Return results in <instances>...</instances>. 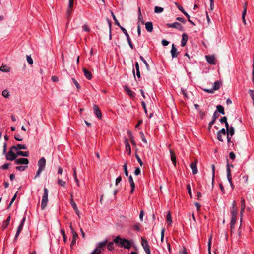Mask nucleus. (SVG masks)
Listing matches in <instances>:
<instances>
[{"label":"nucleus","mask_w":254,"mask_h":254,"mask_svg":"<svg viewBox=\"0 0 254 254\" xmlns=\"http://www.w3.org/2000/svg\"><path fill=\"white\" fill-rule=\"evenodd\" d=\"M114 242L116 246L126 249H129L134 243L133 240L122 238L120 236H117L114 239Z\"/></svg>","instance_id":"obj_1"},{"label":"nucleus","mask_w":254,"mask_h":254,"mask_svg":"<svg viewBox=\"0 0 254 254\" xmlns=\"http://www.w3.org/2000/svg\"><path fill=\"white\" fill-rule=\"evenodd\" d=\"M48 190L46 188H44V194L42 196V202H41V208L44 209L46 207L48 201Z\"/></svg>","instance_id":"obj_2"},{"label":"nucleus","mask_w":254,"mask_h":254,"mask_svg":"<svg viewBox=\"0 0 254 254\" xmlns=\"http://www.w3.org/2000/svg\"><path fill=\"white\" fill-rule=\"evenodd\" d=\"M14 149H11V147L10 148L9 151L6 154V158L7 160L13 161L16 160L17 157V153L15 154L13 152V150Z\"/></svg>","instance_id":"obj_3"},{"label":"nucleus","mask_w":254,"mask_h":254,"mask_svg":"<svg viewBox=\"0 0 254 254\" xmlns=\"http://www.w3.org/2000/svg\"><path fill=\"white\" fill-rule=\"evenodd\" d=\"M167 26L169 28L177 29L181 31H184L183 26L178 22H174L173 23H167Z\"/></svg>","instance_id":"obj_4"},{"label":"nucleus","mask_w":254,"mask_h":254,"mask_svg":"<svg viewBox=\"0 0 254 254\" xmlns=\"http://www.w3.org/2000/svg\"><path fill=\"white\" fill-rule=\"evenodd\" d=\"M108 240L106 239L102 242H100L97 244L96 248L95 249H97V251L101 252V249L104 248L107 244Z\"/></svg>","instance_id":"obj_5"},{"label":"nucleus","mask_w":254,"mask_h":254,"mask_svg":"<svg viewBox=\"0 0 254 254\" xmlns=\"http://www.w3.org/2000/svg\"><path fill=\"white\" fill-rule=\"evenodd\" d=\"M29 163V161L27 158H20L18 159H16L15 161V164L17 165L19 164H23V165H27Z\"/></svg>","instance_id":"obj_6"},{"label":"nucleus","mask_w":254,"mask_h":254,"mask_svg":"<svg viewBox=\"0 0 254 254\" xmlns=\"http://www.w3.org/2000/svg\"><path fill=\"white\" fill-rule=\"evenodd\" d=\"M38 169L44 170L46 166V159L44 157H42L38 162Z\"/></svg>","instance_id":"obj_7"},{"label":"nucleus","mask_w":254,"mask_h":254,"mask_svg":"<svg viewBox=\"0 0 254 254\" xmlns=\"http://www.w3.org/2000/svg\"><path fill=\"white\" fill-rule=\"evenodd\" d=\"M207 62L210 64L215 65L216 64L215 58L214 55L205 56Z\"/></svg>","instance_id":"obj_8"},{"label":"nucleus","mask_w":254,"mask_h":254,"mask_svg":"<svg viewBox=\"0 0 254 254\" xmlns=\"http://www.w3.org/2000/svg\"><path fill=\"white\" fill-rule=\"evenodd\" d=\"M74 0H69V4L66 11L68 18L70 16L72 12V7L74 4Z\"/></svg>","instance_id":"obj_9"},{"label":"nucleus","mask_w":254,"mask_h":254,"mask_svg":"<svg viewBox=\"0 0 254 254\" xmlns=\"http://www.w3.org/2000/svg\"><path fill=\"white\" fill-rule=\"evenodd\" d=\"M227 178L228 179V181L229 183H231L232 181V176H231V170L230 169V164L228 163V160L227 159Z\"/></svg>","instance_id":"obj_10"},{"label":"nucleus","mask_w":254,"mask_h":254,"mask_svg":"<svg viewBox=\"0 0 254 254\" xmlns=\"http://www.w3.org/2000/svg\"><path fill=\"white\" fill-rule=\"evenodd\" d=\"M93 110L94 111V113L96 115V116L99 119H101L102 118V113L98 106L96 105H94L93 106Z\"/></svg>","instance_id":"obj_11"},{"label":"nucleus","mask_w":254,"mask_h":254,"mask_svg":"<svg viewBox=\"0 0 254 254\" xmlns=\"http://www.w3.org/2000/svg\"><path fill=\"white\" fill-rule=\"evenodd\" d=\"M247 2H245L243 4L244 10H243V11L242 13V18L243 22L244 25H246V24H247L246 19H245V17H246V13H247Z\"/></svg>","instance_id":"obj_12"},{"label":"nucleus","mask_w":254,"mask_h":254,"mask_svg":"<svg viewBox=\"0 0 254 254\" xmlns=\"http://www.w3.org/2000/svg\"><path fill=\"white\" fill-rule=\"evenodd\" d=\"M128 181L130 184L131 187V190H130V193H132L134 191V189H135V183H134L133 178L131 175H130L128 177Z\"/></svg>","instance_id":"obj_13"},{"label":"nucleus","mask_w":254,"mask_h":254,"mask_svg":"<svg viewBox=\"0 0 254 254\" xmlns=\"http://www.w3.org/2000/svg\"><path fill=\"white\" fill-rule=\"evenodd\" d=\"M78 237V234L74 231H72V240L71 241L70 246L72 248L76 243V239Z\"/></svg>","instance_id":"obj_14"},{"label":"nucleus","mask_w":254,"mask_h":254,"mask_svg":"<svg viewBox=\"0 0 254 254\" xmlns=\"http://www.w3.org/2000/svg\"><path fill=\"white\" fill-rule=\"evenodd\" d=\"M190 167L192 171L193 174L195 175L197 173V160H195L194 162L191 163L190 164Z\"/></svg>","instance_id":"obj_15"},{"label":"nucleus","mask_w":254,"mask_h":254,"mask_svg":"<svg viewBox=\"0 0 254 254\" xmlns=\"http://www.w3.org/2000/svg\"><path fill=\"white\" fill-rule=\"evenodd\" d=\"M11 149H14V150L16 151L20 149L25 150L27 149V146L24 144H18L16 146H11Z\"/></svg>","instance_id":"obj_16"},{"label":"nucleus","mask_w":254,"mask_h":254,"mask_svg":"<svg viewBox=\"0 0 254 254\" xmlns=\"http://www.w3.org/2000/svg\"><path fill=\"white\" fill-rule=\"evenodd\" d=\"M171 53L172 58H176L178 56L177 49V48H176L174 44H173L172 45Z\"/></svg>","instance_id":"obj_17"},{"label":"nucleus","mask_w":254,"mask_h":254,"mask_svg":"<svg viewBox=\"0 0 254 254\" xmlns=\"http://www.w3.org/2000/svg\"><path fill=\"white\" fill-rule=\"evenodd\" d=\"M70 204H71V206H72L73 208L74 209V211H75V213H76V214H77L79 216V211L78 209L77 205L74 201L73 198L71 199Z\"/></svg>","instance_id":"obj_18"},{"label":"nucleus","mask_w":254,"mask_h":254,"mask_svg":"<svg viewBox=\"0 0 254 254\" xmlns=\"http://www.w3.org/2000/svg\"><path fill=\"white\" fill-rule=\"evenodd\" d=\"M124 90L130 97H134L135 96V93L133 91L131 90L127 86H125Z\"/></svg>","instance_id":"obj_19"},{"label":"nucleus","mask_w":254,"mask_h":254,"mask_svg":"<svg viewBox=\"0 0 254 254\" xmlns=\"http://www.w3.org/2000/svg\"><path fill=\"white\" fill-rule=\"evenodd\" d=\"M182 41H181V46L184 47L186 45V43L187 42L188 37V35L186 33H183L182 35Z\"/></svg>","instance_id":"obj_20"},{"label":"nucleus","mask_w":254,"mask_h":254,"mask_svg":"<svg viewBox=\"0 0 254 254\" xmlns=\"http://www.w3.org/2000/svg\"><path fill=\"white\" fill-rule=\"evenodd\" d=\"M83 71L85 76L89 80L92 78V75L90 71H88L86 68H83Z\"/></svg>","instance_id":"obj_21"},{"label":"nucleus","mask_w":254,"mask_h":254,"mask_svg":"<svg viewBox=\"0 0 254 254\" xmlns=\"http://www.w3.org/2000/svg\"><path fill=\"white\" fill-rule=\"evenodd\" d=\"M145 28L148 32H151L153 31V24L151 22H147L145 23Z\"/></svg>","instance_id":"obj_22"},{"label":"nucleus","mask_w":254,"mask_h":254,"mask_svg":"<svg viewBox=\"0 0 254 254\" xmlns=\"http://www.w3.org/2000/svg\"><path fill=\"white\" fill-rule=\"evenodd\" d=\"M170 153L171 156V160L172 161L173 164L175 166L176 164V156L175 153L171 150H170Z\"/></svg>","instance_id":"obj_23"},{"label":"nucleus","mask_w":254,"mask_h":254,"mask_svg":"<svg viewBox=\"0 0 254 254\" xmlns=\"http://www.w3.org/2000/svg\"><path fill=\"white\" fill-rule=\"evenodd\" d=\"M125 142L126 150L128 152V154L130 155L131 154V147L127 138L125 139Z\"/></svg>","instance_id":"obj_24"},{"label":"nucleus","mask_w":254,"mask_h":254,"mask_svg":"<svg viewBox=\"0 0 254 254\" xmlns=\"http://www.w3.org/2000/svg\"><path fill=\"white\" fill-rule=\"evenodd\" d=\"M23 225H24V224H21V223L19 224V225L17 228L16 233L15 236V238H14L15 240H16L18 237L19 235L23 228Z\"/></svg>","instance_id":"obj_25"},{"label":"nucleus","mask_w":254,"mask_h":254,"mask_svg":"<svg viewBox=\"0 0 254 254\" xmlns=\"http://www.w3.org/2000/svg\"><path fill=\"white\" fill-rule=\"evenodd\" d=\"M10 67L4 64H2V66L0 67V71L5 72H8L10 71Z\"/></svg>","instance_id":"obj_26"},{"label":"nucleus","mask_w":254,"mask_h":254,"mask_svg":"<svg viewBox=\"0 0 254 254\" xmlns=\"http://www.w3.org/2000/svg\"><path fill=\"white\" fill-rule=\"evenodd\" d=\"M175 4L177 6L178 9L180 10L187 18L190 17V16L184 10L183 7L181 5H178L177 3H175Z\"/></svg>","instance_id":"obj_27"},{"label":"nucleus","mask_w":254,"mask_h":254,"mask_svg":"<svg viewBox=\"0 0 254 254\" xmlns=\"http://www.w3.org/2000/svg\"><path fill=\"white\" fill-rule=\"evenodd\" d=\"M230 213L231 216H237L238 208L237 207H231L230 209Z\"/></svg>","instance_id":"obj_28"},{"label":"nucleus","mask_w":254,"mask_h":254,"mask_svg":"<svg viewBox=\"0 0 254 254\" xmlns=\"http://www.w3.org/2000/svg\"><path fill=\"white\" fill-rule=\"evenodd\" d=\"M235 133V130L232 126H230V127L227 130V135L232 136Z\"/></svg>","instance_id":"obj_29"},{"label":"nucleus","mask_w":254,"mask_h":254,"mask_svg":"<svg viewBox=\"0 0 254 254\" xmlns=\"http://www.w3.org/2000/svg\"><path fill=\"white\" fill-rule=\"evenodd\" d=\"M127 134H128L130 142L133 146H135V142L134 140L133 136L132 135L131 132L129 130L127 131Z\"/></svg>","instance_id":"obj_30"},{"label":"nucleus","mask_w":254,"mask_h":254,"mask_svg":"<svg viewBox=\"0 0 254 254\" xmlns=\"http://www.w3.org/2000/svg\"><path fill=\"white\" fill-rule=\"evenodd\" d=\"M135 69H136V75H137V77L140 78V71H139V64L137 62H136L135 63Z\"/></svg>","instance_id":"obj_31"},{"label":"nucleus","mask_w":254,"mask_h":254,"mask_svg":"<svg viewBox=\"0 0 254 254\" xmlns=\"http://www.w3.org/2000/svg\"><path fill=\"white\" fill-rule=\"evenodd\" d=\"M221 85V82L219 81L215 82L213 85V89H214V91L218 90Z\"/></svg>","instance_id":"obj_32"},{"label":"nucleus","mask_w":254,"mask_h":254,"mask_svg":"<svg viewBox=\"0 0 254 254\" xmlns=\"http://www.w3.org/2000/svg\"><path fill=\"white\" fill-rule=\"evenodd\" d=\"M17 156H22L24 157H28L29 156V152L27 151L23 152L21 151H18L17 152Z\"/></svg>","instance_id":"obj_33"},{"label":"nucleus","mask_w":254,"mask_h":254,"mask_svg":"<svg viewBox=\"0 0 254 254\" xmlns=\"http://www.w3.org/2000/svg\"><path fill=\"white\" fill-rule=\"evenodd\" d=\"M216 108H217V110L218 112H219L220 113L224 115L225 114V111H224V107L221 105H217L216 106Z\"/></svg>","instance_id":"obj_34"},{"label":"nucleus","mask_w":254,"mask_h":254,"mask_svg":"<svg viewBox=\"0 0 254 254\" xmlns=\"http://www.w3.org/2000/svg\"><path fill=\"white\" fill-rule=\"evenodd\" d=\"M114 242H110L107 244V249L109 251H113L114 249Z\"/></svg>","instance_id":"obj_35"},{"label":"nucleus","mask_w":254,"mask_h":254,"mask_svg":"<svg viewBox=\"0 0 254 254\" xmlns=\"http://www.w3.org/2000/svg\"><path fill=\"white\" fill-rule=\"evenodd\" d=\"M10 220V216H9L7 219L3 222V224H2V227L4 228H5L7 227V226L8 225L9 223V221Z\"/></svg>","instance_id":"obj_36"},{"label":"nucleus","mask_w":254,"mask_h":254,"mask_svg":"<svg viewBox=\"0 0 254 254\" xmlns=\"http://www.w3.org/2000/svg\"><path fill=\"white\" fill-rule=\"evenodd\" d=\"M212 167V184L213 186V183L214 182V177H215V167L214 164H212L211 166Z\"/></svg>","instance_id":"obj_37"},{"label":"nucleus","mask_w":254,"mask_h":254,"mask_svg":"<svg viewBox=\"0 0 254 254\" xmlns=\"http://www.w3.org/2000/svg\"><path fill=\"white\" fill-rule=\"evenodd\" d=\"M111 14H112V16L113 17V18L115 21V24L117 26H118L120 28L121 27H122V26L120 25V23L119 22V21H118V20L117 19L115 15H114V13L113 12H111Z\"/></svg>","instance_id":"obj_38"},{"label":"nucleus","mask_w":254,"mask_h":254,"mask_svg":"<svg viewBox=\"0 0 254 254\" xmlns=\"http://www.w3.org/2000/svg\"><path fill=\"white\" fill-rule=\"evenodd\" d=\"M163 11V8L161 7L155 6L154 8V12L156 13H160Z\"/></svg>","instance_id":"obj_39"},{"label":"nucleus","mask_w":254,"mask_h":254,"mask_svg":"<svg viewBox=\"0 0 254 254\" xmlns=\"http://www.w3.org/2000/svg\"><path fill=\"white\" fill-rule=\"evenodd\" d=\"M120 29H121L122 32L125 34V35H126V38H127V40L128 39H130L129 35L128 34V33H127V31L126 30V29L125 28H124L122 26L120 27Z\"/></svg>","instance_id":"obj_40"},{"label":"nucleus","mask_w":254,"mask_h":254,"mask_svg":"<svg viewBox=\"0 0 254 254\" xmlns=\"http://www.w3.org/2000/svg\"><path fill=\"white\" fill-rule=\"evenodd\" d=\"M61 233L63 236L64 242L65 243L67 240V237L65 235V231L64 229H61Z\"/></svg>","instance_id":"obj_41"},{"label":"nucleus","mask_w":254,"mask_h":254,"mask_svg":"<svg viewBox=\"0 0 254 254\" xmlns=\"http://www.w3.org/2000/svg\"><path fill=\"white\" fill-rule=\"evenodd\" d=\"M212 236L209 239L208 243V250L209 254H211V245Z\"/></svg>","instance_id":"obj_42"},{"label":"nucleus","mask_w":254,"mask_h":254,"mask_svg":"<svg viewBox=\"0 0 254 254\" xmlns=\"http://www.w3.org/2000/svg\"><path fill=\"white\" fill-rule=\"evenodd\" d=\"M2 96L6 98H8L9 96V92L7 90H4L2 92Z\"/></svg>","instance_id":"obj_43"},{"label":"nucleus","mask_w":254,"mask_h":254,"mask_svg":"<svg viewBox=\"0 0 254 254\" xmlns=\"http://www.w3.org/2000/svg\"><path fill=\"white\" fill-rule=\"evenodd\" d=\"M187 189L188 190V193L190 198H192V193H191V187L190 184H188L187 185Z\"/></svg>","instance_id":"obj_44"},{"label":"nucleus","mask_w":254,"mask_h":254,"mask_svg":"<svg viewBox=\"0 0 254 254\" xmlns=\"http://www.w3.org/2000/svg\"><path fill=\"white\" fill-rule=\"evenodd\" d=\"M166 220L168 223L171 224L172 223L171 215L170 212H168L166 216Z\"/></svg>","instance_id":"obj_45"},{"label":"nucleus","mask_w":254,"mask_h":254,"mask_svg":"<svg viewBox=\"0 0 254 254\" xmlns=\"http://www.w3.org/2000/svg\"><path fill=\"white\" fill-rule=\"evenodd\" d=\"M140 60L143 62V63L145 64L147 69H149V64L146 62V61L144 59V58L142 56H140L139 57Z\"/></svg>","instance_id":"obj_46"},{"label":"nucleus","mask_w":254,"mask_h":254,"mask_svg":"<svg viewBox=\"0 0 254 254\" xmlns=\"http://www.w3.org/2000/svg\"><path fill=\"white\" fill-rule=\"evenodd\" d=\"M58 184L60 185L62 187H64L65 185V181H63L62 180L60 179H58Z\"/></svg>","instance_id":"obj_47"},{"label":"nucleus","mask_w":254,"mask_h":254,"mask_svg":"<svg viewBox=\"0 0 254 254\" xmlns=\"http://www.w3.org/2000/svg\"><path fill=\"white\" fill-rule=\"evenodd\" d=\"M27 167V166H19L16 167V169L20 171H23Z\"/></svg>","instance_id":"obj_48"},{"label":"nucleus","mask_w":254,"mask_h":254,"mask_svg":"<svg viewBox=\"0 0 254 254\" xmlns=\"http://www.w3.org/2000/svg\"><path fill=\"white\" fill-rule=\"evenodd\" d=\"M237 216H231V225H235L236 220H237Z\"/></svg>","instance_id":"obj_49"},{"label":"nucleus","mask_w":254,"mask_h":254,"mask_svg":"<svg viewBox=\"0 0 254 254\" xmlns=\"http://www.w3.org/2000/svg\"><path fill=\"white\" fill-rule=\"evenodd\" d=\"M219 114L218 113L217 111H215L214 113H213V116H212V120L214 121H216V120L219 117Z\"/></svg>","instance_id":"obj_50"},{"label":"nucleus","mask_w":254,"mask_h":254,"mask_svg":"<svg viewBox=\"0 0 254 254\" xmlns=\"http://www.w3.org/2000/svg\"><path fill=\"white\" fill-rule=\"evenodd\" d=\"M140 137L142 141L145 144H147V142L146 139H145V136L142 132H140Z\"/></svg>","instance_id":"obj_51"},{"label":"nucleus","mask_w":254,"mask_h":254,"mask_svg":"<svg viewBox=\"0 0 254 254\" xmlns=\"http://www.w3.org/2000/svg\"><path fill=\"white\" fill-rule=\"evenodd\" d=\"M123 167H124V172H125V174L126 176H128V171H127V163H126L124 165Z\"/></svg>","instance_id":"obj_52"},{"label":"nucleus","mask_w":254,"mask_h":254,"mask_svg":"<svg viewBox=\"0 0 254 254\" xmlns=\"http://www.w3.org/2000/svg\"><path fill=\"white\" fill-rule=\"evenodd\" d=\"M143 248L147 254H150V250L149 245L143 247Z\"/></svg>","instance_id":"obj_53"},{"label":"nucleus","mask_w":254,"mask_h":254,"mask_svg":"<svg viewBox=\"0 0 254 254\" xmlns=\"http://www.w3.org/2000/svg\"><path fill=\"white\" fill-rule=\"evenodd\" d=\"M72 81L74 83V85L77 88V89H79L80 88L79 84L78 83V82L73 78H72Z\"/></svg>","instance_id":"obj_54"},{"label":"nucleus","mask_w":254,"mask_h":254,"mask_svg":"<svg viewBox=\"0 0 254 254\" xmlns=\"http://www.w3.org/2000/svg\"><path fill=\"white\" fill-rule=\"evenodd\" d=\"M141 245L142 247L146 246L149 245L148 244V242L146 239H144L143 238H142L141 240Z\"/></svg>","instance_id":"obj_55"},{"label":"nucleus","mask_w":254,"mask_h":254,"mask_svg":"<svg viewBox=\"0 0 254 254\" xmlns=\"http://www.w3.org/2000/svg\"><path fill=\"white\" fill-rule=\"evenodd\" d=\"M27 61L30 64H32L33 63V59L29 56H27Z\"/></svg>","instance_id":"obj_56"},{"label":"nucleus","mask_w":254,"mask_h":254,"mask_svg":"<svg viewBox=\"0 0 254 254\" xmlns=\"http://www.w3.org/2000/svg\"><path fill=\"white\" fill-rule=\"evenodd\" d=\"M135 157L137 160V161L138 162V163H139L140 165L141 166H142L143 165V162L142 161H141V159L140 158V157H139V156L136 154H135Z\"/></svg>","instance_id":"obj_57"},{"label":"nucleus","mask_w":254,"mask_h":254,"mask_svg":"<svg viewBox=\"0 0 254 254\" xmlns=\"http://www.w3.org/2000/svg\"><path fill=\"white\" fill-rule=\"evenodd\" d=\"M140 22H141V24H143L144 23V21L143 20V17H142L141 14H140L138 15V22L137 24H139Z\"/></svg>","instance_id":"obj_58"},{"label":"nucleus","mask_w":254,"mask_h":254,"mask_svg":"<svg viewBox=\"0 0 254 254\" xmlns=\"http://www.w3.org/2000/svg\"><path fill=\"white\" fill-rule=\"evenodd\" d=\"M249 93L252 100L254 99V90L250 89L249 90Z\"/></svg>","instance_id":"obj_59"},{"label":"nucleus","mask_w":254,"mask_h":254,"mask_svg":"<svg viewBox=\"0 0 254 254\" xmlns=\"http://www.w3.org/2000/svg\"><path fill=\"white\" fill-rule=\"evenodd\" d=\"M135 230L138 231L140 230V225L138 223L135 224L133 226Z\"/></svg>","instance_id":"obj_60"},{"label":"nucleus","mask_w":254,"mask_h":254,"mask_svg":"<svg viewBox=\"0 0 254 254\" xmlns=\"http://www.w3.org/2000/svg\"><path fill=\"white\" fill-rule=\"evenodd\" d=\"M141 171L140 169L138 167H136L134 171V174L136 176L140 174Z\"/></svg>","instance_id":"obj_61"},{"label":"nucleus","mask_w":254,"mask_h":254,"mask_svg":"<svg viewBox=\"0 0 254 254\" xmlns=\"http://www.w3.org/2000/svg\"><path fill=\"white\" fill-rule=\"evenodd\" d=\"M14 138L17 141H21L23 140V138L20 137L19 134H16L14 136Z\"/></svg>","instance_id":"obj_62"},{"label":"nucleus","mask_w":254,"mask_h":254,"mask_svg":"<svg viewBox=\"0 0 254 254\" xmlns=\"http://www.w3.org/2000/svg\"><path fill=\"white\" fill-rule=\"evenodd\" d=\"M218 133H220V134H222L223 135H225L227 133V130H225L224 128L221 129L220 130L218 131Z\"/></svg>","instance_id":"obj_63"},{"label":"nucleus","mask_w":254,"mask_h":254,"mask_svg":"<svg viewBox=\"0 0 254 254\" xmlns=\"http://www.w3.org/2000/svg\"><path fill=\"white\" fill-rule=\"evenodd\" d=\"M220 122L221 123H225L227 122V118L226 117L224 116L223 117L221 118L220 120Z\"/></svg>","instance_id":"obj_64"}]
</instances>
